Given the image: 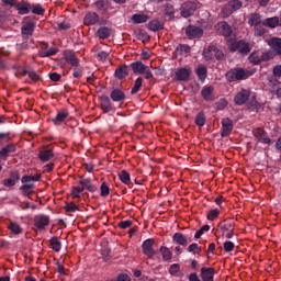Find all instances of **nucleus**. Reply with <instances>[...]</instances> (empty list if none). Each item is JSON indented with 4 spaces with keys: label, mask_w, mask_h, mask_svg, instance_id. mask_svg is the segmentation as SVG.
I'll use <instances>...</instances> for the list:
<instances>
[{
    "label": "nucleus",
    "mask_w": 281,
    "mask_h": 281,
    "mask_svg": "<svg viewBox=\"0 0 281 281\" xmlns=\"http://www.w3.org/2000/svg\"><path fill=\"white\" fill-rule=\"evenodd\" d=\"M243 8V2L240 0H231L228 1L222 9V16L227 19L232 16L236 10H240Z\"/></svg>",
    "instance_id": "7ed1b4c3"
},
{
    "label": "nucleus",
    "mask_w": 281,
    "mask_h": 281,
    "mask_svg": "<svg viewBox=\"0 0 281 281\" xmlns=\"http://www.w3.org/2000/svg\"><path fill=\"white\" fill-rule=\"evenodd\" d=\"M131 68L133 74H144L146 69H148V66L144 65L142 61H134L131 64Z\"/></svg>",
    "instance_id": "7c9ffc66"
},
{
    "label": "nucleus",
    "mask_w": 281,
    "mask_h": 281,
    "mask_svg": "<svg viewBox=\"0 0 281 281\" xmlns=\"http://www.w3.org/2000/svg\"><path fill=\"white\" fill-rule=\"evenodd\" d=\"M47 225H49V216L40 214L34 217V226L37 229L43 231Z\"/></svg>",
    "instance_id": "dca6fc26"
},
{
    "label": "nucleus",
    "mask_w": 281,
    "mask_h": 281,
    "mask_svg": "<svg viewBox=\"0 0 281 281\" xmlns=\"http://www.w3.org/2000/svg\"><path fill=\"white\" fill-rule=\"evenodd\" d=\"M216 45H209L207 48H204L202 52V56L206 63H210V60H214V52H215Z\"/></svg>",
    "instance_id": "cd10ccee"
},
{
    "label": "nucleus",
    "mask_w": 281,
    "mask_h": 281,
    "mask_svg": "<svg viewBox=\"0 0 281 281\" xmlns=\"http://www.w3.org/2000/svg\"><path fill=\"white\" fill-rule=\"evenodd\" d=\"M82 74H85V68L80 66H77L74 68V72H72L74 78H80Z\"/></svg>",
    "instance_id": "680f3d73"
},
{
    "label": "nucleus",
    "mask_w": 281,
    "mask_h": 281,
    "mask_svg": "<svg viewBox=\"0 0 281 281\" xmlns=\"http://www.w3.org/2000/svg\"><path fill=\"white\" fill-rule=\"evenodd\" d=\"M192 76V68L190 67H180L176 69L175 78L178 82H188Z\"/></svg>",
    "instance_id": "39448f33"
},
{
    "label": "nucleus",
    "mask_w": 281,
    "mask_h": 281,
    "mask_svg": "<svg viewBox=\"0 0 281 281\" xmlns=\"http://www.w3.org/2000/svg\"><path fill=\"white\" fill-rule=\"evenodd\" d=\"M114 76L115 78H117V80H124V78L128 76V66L126 65L119 66L114 71Z\"/></svg>",
    "instance_id": "bb28decb"
},
{
    "label": "nucleus",
    "mask_w": 281,
    "mask_h": 281,
    "mask_svg": "<svg viewBox=\"0 0 281 281\" xmlns=\"http://www.w3.org/2000/svg\"><path fill=\"white\" fill-rule=\"evenodd\" d=\"M148 30H150V32H159L164 30V23L159 22V20H153L148 23Z\"/></svg>",
    "instance_id": "e433bc0d"
},
{
    "label": "nucleus",
    "mask_w": 281,
    "mask_h": 281,
    "mask_svg": "<svg viewBox=\"0 0 281 281\" xmlns=\"http://www.w3.org/2000/svg\"><path fill=\"white\" fill-rule=\"evenodd\" d=\"M191 47L188 44H180L176 47V54L183 56V54H190Z\"/></svg>",
    "instance_id": "79ce46f5"
},
{
    "label": "nucleus",
    "mask_w": 281,
    "mask_h": 281,
    "mask_svg": "<svg viewBox=\"0 0 281 281\" xmlns=\"http://www.w3.org/2000/svg\"><path fill=\"white\" fill-rule=\"evenodd\" d=\"M110 99L112 102H124V100H126V93L120 88H113L110 93Z\"/></svg>",
    "instance_id": "f3484780"
},
{
    "label": "nucleus",
    "mask_w": 281,
    "mask_h": 281,
    "mask_svg": "<svg viewBox=\"0 0 281 281\" xmlns=\"http://www.w3.org/2000/svg\"><path fill=\"white\" fill-rule=\"evenodd\" d=\"M252 135L260 142L261 144H271V138L269 134L263 128L257 127L252 131Z\"/></svg>",
    "instance_id": "9b49d317"
},
{
    "label": "nucleus",
    "mask_w": 281,
    "mask_h": 281,
    "mask_svg": "<svg viewBox=\"0 0 281 281\" xmlns=\"http://www.w3.org/2000/svg\"><path fill=\"white\" fill-rule=\"evenodd\" d=\"M221 137H229L234 131V121L229 117L222 119Z\"/></svg>",
    "instance_id": "0eeeda50"
},
{
    "label": "nucleus",
    "mask_w": 281,
    "mask_h": 281,
    "mask_svg": "<svg viewBox=\"0 0 281 281\" xmlns=\"http://www.w3.org/2000/svg\"><path fill=\"white\" fill-rule=\"evenodd\" d=\"M95 58L98 60H100V63H106V60H109V58H111V53L100 50L99 53H97Z\"/></svg>",
    "instance_id": "de8ad7c7"
},
{
    "label": "nucleus",
    "mask_w": 281,
    "mask_h": 281,
    "mask_svg": "<svg viewBox=\"0 0 281 281\" xmlns=\"http://www.w3.org/2000/svg\"><path fill=\"white\" fill-rule=\"evenodd\" d=\"M109 194H111V182L102 178L101 186H100V196H102V199H106Z\"/></svg>",
    "instance_id": "4be33fe9"
},
{
    "label": "nucleus",
    "mask_w": 281,
    "mask_h": 281,
    "mask_svg": "<svg viewBox=\"0 0 281 281\" xmlns=\"http://www.w3.org/2000/svg\"><path fill=\"white\" fill-rule=\"evenodd\" d=\"M111 33H112L111 27L102 26V27L98 29L97 36L101 41H106V38H109L111 36Z\"/></svg>",
    "instance_id": "c756f323"
},
{
    "label": "nucleus",
    "mask_w": 281,
    "mask_h": 281,
    "mask_svg": "<svg viewBox=\"0 0 281 281\" xmlns=\"http://www.w3.org/2000/svg\"><path fill=\"white\" fill-rule=\"evenodd\" d=\"M207 121V117L205 116V113L200 112L195 116V124L200 127L203 128L205 126V122Z\"/></svg>",
    "instance_id": "a19ab883"
},
{
    "label": "nucleus",
    "mask_w": 281,
    "mask_h": 281,
    "mask_svg": "<svg viewBox=\"0 0 281 281\" xmlns=\"http://www.w3.org/2000/svg\"><path fill=\"white\" fill-rule=\"evenodd\" d=\"M205 232H210V225L205 224L203 225L194 235V238L199 240L205 234Z\"/></svg>",
    "instance_id": "6e6d98bb"
},
{
    "label": "nucleus",
    "mask_w": 281,
    "mask_h": 281,
    "mask_svg": "<svg viewBox=\"0 0 281 281\" xmlns=\"http://www.w3.org/2000/svg\"><path fill=\"white\" fill-rule=\"evenodd\" d=\"M159 251L162 256V260L165 262H170V260H172V251L170 250V248L166 247V246H161L159 248Z\"/></svg>",
    "instance_id": "f704fd0d"
},
{
    "label": "nucleus",
    "mask_w": 281,
    "mask_h": 281,
    "mask_svg": "<svg viewBox=\"0 0 281 281\" xmlns=\"http://www.w3.org/2000/svg\"><path fill=\"white\" fill-rule=\"evenodd\" d=\"M203 29L201 26L189 25L186 29V34L191 41L194 38H201L203 36Z\"/></svg>",
    "instance_id": "9d476101"
},
{
    "label": "nucleus",
    "mask_w": 281,
    "mask_h": 281,
    "mask_svg": "<svg viewBox=\"0 0 281 281\" xmlns=\"http://www.w3.org/2000/svg\"><path fill=\"white\" fill-rule=\"evenodd\" d=\"M180 10H181V16H183V19H188L192 16L194 12H196V3L191 1L184 2L182 3Z\"/></svg>",
    "instance_id": "1a4fd4ad"
},
{
    "label": "nucleus",
    "mask_w": 281,
    "mask_h": 281,
    "mask_svg": "<svg viewBox=\"0 0 281 281\" xmlns=\"http://www.w3.org/2000/svg\"><path fill=\"white\" fill-rule=\"evenodd\" d=\"M273 58L272 52L261 53V63H267V60H271Z\"/></svg>",
    "instance_id": "e2e57ef3"
},
{
    "label": "nucleus",
    "mask_w": 281,
    "mask_h": 281,
    "mask_svg": "<svg viewBox=\"0 0 281 281\" xmlns=\"http://www.w3.org/2000/svg\"><path fill=\"white\" fill-rule=\"evenodd\" d=\"M15 8L18 10V14H30V10H32V4L26 1H20L15 4Z\"/></svg>",
    "instance_id": "5701e85b"
},
{
    "label": "nucleus",
    "mask_w": 281,
    "mask_h": 281,
    "mask_svg": "<svg viewBox=\"0 0 281 281\" xmlns=\"http://www.w3.org/2000/svg\"><path fill=\"white\" fill-rule=\"evenodd\" d=\"M11 153H16V144L10 143L0 150V161H8Z\"/></svg>",
    "instance_id": "4468645a"
},
{
    "label": "nucleus",
    "mask_w": 281,
    "mask_h": 281,
    "mask_svg": "<svg viewBox=\"0 0 281 281\" xmlns=\"http://www.w3.org/2000/svg\"><path fill=\"white\" fill-rule=\"evenodd\" d=\"M248 58L252 65H260V63H262V57L260 52H252Z\"/></svg>",
    "instance_id": "58836bf2"
},
{
    "label": "nucleus",
    "mask_w": 281,
    "mask_h": 281,
    "mask_svg": "<svg viewBox=\"0 0 281 281\" xmlns=\"http://www.w3.org/2000/svg\"><path fill=\"white\" fill-rule=\"evenodd\" d=\"M217 32L218 34H221V36H224L225 38H229L232 34H234L232 25H229V23L225 21L217 23Z\"/></svg>",
    "instance_id": "f8f14e48"
},
{
    "label": "nucleus",
    "mask_w": 281,
    "mask_h": 281,
    "mask_svg": "<svg viewBox=\"0 0 281 281\" xmlns=\"http://www.w3.org/2000/svg\"><path fill=\"white\" fill-rule=\"evenodd\" d=\"M20 190L24 196H31L34 194V184H22Z\"/></svg>",
    "instance_id": "ea45409f"
},
{
    "label": "nucleus",
    "mask_w": 281,
    "mask_h": 281,
    "mask_svg": "<svg viewBox=\"0 0 281 281\" xmlns=\"http://www.w3.org/2000/svg\"><path fill=\"white\" fill-rule=\"evenodd\" d=\"M23 76H29L33 82H38V80H41V76L34 70H23Z\"/></svg>",
    "instance_id": "3c124183"
},
{
    "label": "nucleus",
    "mask_w": 281,
    "mask_h": 281,
    "mask_svg": "<svg viewBox=\"0 0 281 281\" xmlns=\"http://www.w3.org/2000/svg\"><path fill=\"white\" fill-rule=\"evenodd\" d=\"M218 214H221V211L218 209L211 210L206 218L207 221H214L215 218H218Z\"/></svg>",
    "instance_id": "13d9d810"
},
{
    "label": "nucleus",
    "mask_w": 281,
    "mask_h": 281,
    "mask_svg": "<svg viewBox=\"0 0 281 281\" xmlns=\"http://www.w3.org/2000/svg\"><path fill=\"white\" fill-rule=\"evenodd\" d=\"M249 76H254V72L244 68H233L226 72L225 78L227 82H238L240 80H247Z\"/></svg>",
    "instance_id": "f257e3e1"
},
{
    "label": "nucleus",
    "mask_w": 281,
    "mask_h": 281,
    "mask_svg": "<svg viewBox=\"0 0 281 281\" xmlns=\"http://www.w3.org/2000/svg\"><path fill=\"white\" fill-rule=\"evenodd\" d=\"M263 25L265 27H271L273 30L280 25V18L278 16L267 18L263 21Z\"/></svg>",
    "instance_id": "72a5a7b5"
},
{
    "label": "nucleus",
    "mask_w": 281,
    "mask_h": 281,
    "mask_svg": "<svg viewBox=\"0 0 281 281\" xmlns=\"http://www.w3.org/2000/svg\"><path fill=\"white\" fill-rule=\"evenodd\" d=\"M50 247H52L53 251H56V252L60 251V249H61L60 238L56 237V236L53 237L50 239Z\"/></svg>",
    "instance_id": "a18cd8bd"
},
{
    "label": "nucleus",
    "mask_w": 281,
    "mask_h": 281,
    "mask_svg": "<svg viewBox=\"0 0 281 281\" xmlns=\"http://www.w3.org/2000/svg\"><path fill=\"white\" fill-rule=\"evenodd\" d=\"M173 243L181 245V247H188V237L183 233H175L172 236Z\"/></svg>",
    "instance_id": "c85d7f7f"
},
{
    "label": "nucleus",
    "mask_w": 281,
    "mask_h": 281,
    "mask_svg": "<svg viewBox=\"0 0 281 281\" xmlns=\"http://www.w3.org/2000/svg\"><path fill=\"white\" fill-rule=\"evenodd\" d=\"M251 95V91L247 89H241L239 92H237L234 97V102L237 104V106H243V104H247L249 102V98Z\"/></svg>",
    "instance_id": "423d86ee"
},
{
    "label": "nucleus",
    "mask_w": 281,
    "mask_h": 281,
    "mask_svg": "<svg viewBox=\"0 0 281 281\" xmlns=\"http://www.w3.org/2000/svg\"><path fill=\"white\" fill-rule=\"evenodd\" d=\"M100 109L103 113L115 112V108H113V103L111 102V98L106 94H102L100 98Z\"/></svg>",
    "instance_id": "6e6552de"
},
{
    "label": "nucleus",
    "mask_w": 281,
    "mask_h": 281,
    "mask_svg": "<svg viewBox=\"0 0 281 281\" xmlns=\"http://www.w3.org/2000/svg\"><path fill=\"white\" fill-rule=\"evenodd\" d=\"M153 247H155V240L153 238L145 239L142 244L143 254L147 256L149 260H153L157 255V251Z\"/></svg>",
    "instance_id": "20e7f679"
},
{
    "label": "nucleus",
    "mask_w": 281,
    "mask_h": 281,
    "mask_svg": "<svg viewBox=\"0 0 281 281\" xmlns=\"http://www.w3.org/2000/svg\"><path fill=\"white\" fill-rule=\"evenodd\" d=\"M234 227H236V224H234V222H224L220 224V229L222 232H232L234 231Z\"/></svg>",
    "instance_id": "09e8293b"
},
{
    "label": "nucleus",
    "mask_w": 281,
    "mask_h": 281,
    "mask_svg": "<svg viewBox=\"0 0 281 281\" xmlns=\"http://www.w3.org/2000/svg\"><path fill=\"white\" fill-rule=\"evenodd\" d=\"M262 23V16L260 13H251L249 15L248 24L251 27H256L257 25H260Z\"/></svg>",
    "instance_id": "473e14b6"
},
{
    "label": "nucleus",
    "mask_w": 281,
    "mask_h": 281,
    "mask_svg": "<svg viewBox=\"0 0 281 281\" xmlns=\"http://www.w3.org/2000/svg\"><path fill=\"white\" fill-rule=\"evenodd\" d=\"M65 61L70 65V67H80V59L78 55H76L72 50H65L64 52Z\"/></svg>",
    "instance_id": "ddd939ff"
},
{
    "label": "nucleus",
    "mask_w": 281,
    "mask_h": 281,
    "mask_svg": "<svg viewBox=\"0 0 281 281\" xmlns=\"http://www.w3.org/2000/svg\"><path fill=\"white\" fill-rule=\"evenodd\" d=\"M57 52V47H50L47 50H40L38 56L40 58H49V56H56Z\"/></svg>",
    "instance_id": "4c0bfd02"
},
{
    "label": "nucleus",
    "mask_w": 281,
    "mask_h": 281,
    "mask_svg": "<svg viewBox=\"0 0 281 281\" xmlns=\"http://www.w3.org/2000/svg\"><path fill=\"white\" fill-rule=\"evenodd\" d=\"M69 117V112L67 110L58 111L55 119L50 121L55 124V126H60L65 120Z\"/></svg>",
    "instance_id": "412c9836"
},
{
    "label": "nucleus",
    "mask_w": 281,
    "mask_h": 281,
    "mask_svg": "<svg viewBox=\"0 0 281 281\" xmlns=\"http://www.w3.org/2000/svg\"><path fill=\"white\" fill-rule=\"evenodd\" d=\"M195 74L200 82H205V78H207V67H205V65H199L195 69Z\"/></svg>",
    "instance_id": "2f4dec72"
},
{
    "label": "nucleus",
    "mask_w": 281,
    "mask_h": 281,
    "mask_svg": "<svg viewBox=\"0 0 281 281\" xmlns=\"http://www.w3.org/2000/svg\"><path fill=\"white\" fill-rule=\"evenodd\" d=\"M214 57L216 58V60H223V58H225V54L223 53V50L215 46Z\"/></svg>",
    "instance_id": "338daca9"
},
{
    "label": "nucleus",
    "mask_w": 281,
    "mask_h": 281,
    "mask_svg": "<svg viewBox=\"0 0 281 281\" xmlns=\"http://www.w3.org/2000/svg\"><path fill=\"white\" fill-rule=\"evenodd\" d=\"M32 14H37L38 16H43L45 14V9L41 4H33Z\"/></svg>",
    "instance_id": "5fc2aeb1"
},
{
    "label": "nucleus",
    "mask_w": 281,
    "mask_h": 281,
    "mask_svg": "<svg viewBox=\"0 0 281 281\" xmlns=\"http://www.w3.org/2000/svg\"><path fill=\"white\" fill-rule=\"evenodd\" d=\"M165 14L169 16V19H175V7L170 3L165 5Z\"/></svg>",
    "instance_id": "603ef678"
},
{
    "label": "nucleus",
    "mask_w": 281,
    "mask_h": 281,
    "mask_svg": "<svg viewBox=\"0 0 281 281\" xmlns=\"http://www.w3.org/2000/svg\"><path fill=\"white\" fill-rule=\"evenodd\" d=\"M100 23V15L95 12H88L83 18V25L91 27V25H98Z\"/></svg>",
    "instance_id": "2eb2a0df"
},
{
    "label": "nucleus",
    "mask_w": 281,
    "mask_h": 281,
    "mask_svg": "<svg viewBox=\"0 0 281 281\" xmlns=\"http://www.w3.org/2000/svg\"><path fill=\"white\" fill-rule=\"evenodd\" d=\"M79 186H81L82 191L85 192V190H87L88 192H98V186L93 184L91 182V179L89 178H82L79 181Z\"/></svg>",
    "instance_id": "a211bd4d"
},
{
    "label": "nucleus",
    "mask_w": 281,
    "mask_h": 281,
    "mask_svg": "<svg viewBox=\"0 0 281 281\" xmlns=\"http://www.w3.org/2000/svg\"><path fill=\"white\" fill-rule=\"evenodd\" d=\"M37 157L44 164L47 162V161H52V159H54V150H52V149H42L38 153Z\"/></svg>",
    "instance_id": "393cba45"
},
{
    "label": "nucleus",
    "mask_w": 281,
    "mask_h": 281,
    "mask_svg": "<svg viewBox=\"0 0 281 281\" xmlns=\"http://www.w3.org/2000/svg\"><path fill=\"white\" fill-rule=\"evenodd\" d=\"M82 187L79 184L78 187H74L71 191V196L74 199H80V194H82Z\"/></svg>",
    "instance_id": "bf43d9fd"
},
{
    "label": "nucleus",
    "mask_w": 281,
    "mask_h": 281,
    "mask_svg": "<svg viewBox=\"0 0 281 281\" xmlns=\"http://www.w3.org/2000/svg\"><path fill=\"white\" fill-rule=\"evenodd\" d=\"M23 186H34V181H41V177H22Z\"/></svg>",
    "instance_id": "8fccbe9b"
},
{
    "label": "nucleus",
    "mask_w": 281,
    "mask_h": 281,
    "mask_svg": "<svg viewBox=\"0 0 281 281\" xmlns=\"http://www.w3.org/2000/svg\"><path fill=\"white\" fill-rule=\"evenodd\" d=\"M267 30L265 29V22L255 26V36H265Z\"/></svg>",
    "instance_id": "864d4df0"
},
{
    "label": "nucleus",
    "mask_w": 281,
    "mask_h": 281,
    "mask_svg": "<svg viewBox=\"0 0 281 281\" xmlns=\"http://www.w3.org/2000/svg\"><path fill=\"white\" fill-rule=\"evenodd\" d=\"M269 45L272 48V50L277 54V56H281V38L280 37L270 38Z\"/></svg>",
    "instance_id": "a878e982"
},
{
    "label": "nucleus",
    "mask_w": 281,
    "mask_h": 281,
    "mask_svg": "<svg viewBox=\"0 0 281 281\" xmlns=\"http://www.w3.org/2000/svg\"><path fill=\"white\" fill-rule=\"evenodd\" d=\"M201 95L206 102L214 101V87H204L201 91Z\"/></svg>",
    "instance_id": "b1692460"
},
{
    "label": "nucleus",
    "mask_w": 281,
    "mask_h": 281,
    "mask_svg": "<svg viewBox=\"0 0 281 281\" xmlns=\"http://www.w3.org/2000/svg\"><path fill=\"white\" fill-rule=\"evenodd\" d=\"M34 23L29 22L21 27V34L24 41H27L32 34H34Z\"/></svg>",
    "instance_id": "aec40b11"
},
{
    "label": "nucleus",
    "mask_w": 281,
    "mask_h": 281,
    "mask_svg": "<svg viewBox=\"0 0 281 281\" xmlns=\"http://www.w3.org/2000/svg\"><path fill=\"white\" fill-rule=\"evenodd\" d=\"M137 40L142 41V43H148L150 41V35H148L146 30H139L137 33Z\"/></svg>",
    "instance_id": "49530a36"
},
{
    "label": "nucleus",
    "mask_w": 281,
    "mask_h": 281,
    "mask_svg": "<svg viewBox=\"0 0 281 281\" xmlns=\"http://www.w3.org/2000/svg\"><path fill=\"white\" fill-rule=\"evenodd\" d=\"M214 273L216 270L214 268H201L200 277L203 281H214Z\"/></svg>",
    "instance_id": "6ab92c4d"
},
{
    "label": "nucleus",
    "mask_w": 281,
    "mask_h": 281,
    "mask_svg": "<svg viewBox=\"0 0 281 281\" xmlns=\"http://www.w3.org/2000/svg\"><path fill=\"white\" fill-rule=\"evenodd\" d=\"M8 228L10 232H12V234H15L16 236H19V234H23V228H21V225H19L16 222H11Z\"/></svg>",
    "instance_id": "c03bdc74"
},
{
    "label": "nucleus",
    "mask_w": 281,
    "mask_h": 281,
    "mask_svg": "<svg viewBox=\"0 0 281 281\" xmlns=\"http://www.w3.org/2000/svg\"><path fill=\"white\" fill-rule=\"evenodd\" d=\"M65 210L66 212H78V206L76 203L70 202L66 204Z\"/></svg>",
    "instance_id": "69168bd1"
},
{
    "label": "nucleus",
    "mask_w": 281,
    "mask_h": 281,
    "mask_svg": "<svg viewBox=\"0 0 281 281\" xmlns=\"http://www.w3.org/2000/svg\"><path fill=\"white\" fill-rule=\"evenodd\" d=\"M150 18L144 13L139 14V13H136L132 16V21L133 23H135L136 25H139V23H147V21L149 20Z\"/></svg>",
    "instance_id": "c9c22d12"
},
{
    "label": "nucleus",
    "mask_w": 281,
    "mask_h": 281,
    "mask_svg": "<svg viewBox=\"0 0 281 281\" xmlns=\"http://www.w3.org/2000/svg\"><path fill=\"white\" fill-rule=\"evenodd\" d=\"M229 52L233 54L235 52H238L241 56H247L249 52H251V46L245 41V40H239V41H234L229 44L228 46Z\"/></svg>",
    "instance_id": "f03ea898"
},
{
    "label": "nucleus",
    "mask_w": 281,
    "mask_h": 281,
    "mask_svg": "<svg viewBox=\"0 0 281 281\" xmlns=\"http://www.w3.org/2000/svg\"><path fill=\"white\" fill-rule=\"evenodd\" d=\"M16 181H19V178H8L3 180V186H5V188H12L16 186Z\"/></svg>",
    "instance_id": "052dcab7"
},
{
    "label": "nucleus",
    "mask_w": 281,
    "mask_h": 281,
    "mask_svg": "<svg viewBox=\"0 0 281 281\" xmlns=\"http://www.w3.org/2000/svg\"><path fill=\"white\" fill-rule=\"evenodd\" d=\"M180 271L181 267L179 266V263H173L169 267L170 276H178Z\"/></svg>",
    "instance_id": "4d7b16f0"
},
{
    "label": "nucleus",
    "mask_w": 281,
    "mask_h": 281,
    "mask_svg": "<svg viewBox=\"0 0 281 281\" xmlns=\"http://www.w3.org/2000/svg\"><path fill=\"white\" fill-rule=\"evenodd\" d=\"M142 85H144V79L142 77H138L134 82V86L131 90V94L135 95L136 93H139V89H142Z\"/></svg>",
    "instance_id": "37998d69"
},
{
    "label": "nucleus",
    "mask_w": 281,
    "mask_h": 281,
    "mask_svg": "<svg viewBox=\"0 0 281 281\" xmlns=\"http://www.w3.org/2000/svg\"><path fill=\"white\" fill-rule=\"evenodd\" d=\"M93 5L99 12L104 11V0H97Z\"/></svg>",
    "instance_id": "774afa93"
},
{
    "label": "nucleus",
    "mask_w": 281,
    "mask_h": 281,
    "mask_svg": "<svg viewBox=\"0 0 281 281\" xmlns=\"http://www.w3.org/2000/svg\"><path fill=\"white\" fill-rule=\"evenodd\" d=\"M227 100L225 99H221L217 103H216V109L217 111H223L224 109H227Z\"/></svg>",
    "instance_id": "0e129e2a"
}]
</instances>
